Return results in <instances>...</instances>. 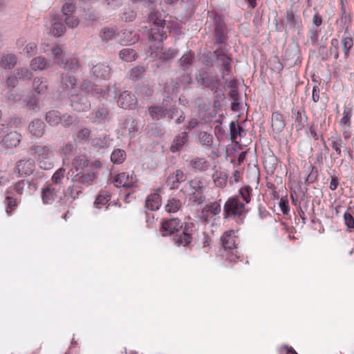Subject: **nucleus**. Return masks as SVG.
I'll use <instances>...</instances> for the list:
<instances>
[{
	"label": "nucleus",
	"mask_w": 354,
	"mask_h": 354,
	"mask_svg": "<svg viewBox=\"0 0 354 354\" xmlns=\"http://www.w3.org/2000/svg\"><path fill=\"white\" fill-rule=\"evenodd\" d=\"M353 14L350 12L339 13L335 21L337 32L340 37V41L337 38H333L330 41L329 52L334 59L337 60L339 57V44L342 48L344 57L347 59L351 54L354 46V31L352 30Z\"/></svg>",
	"instance_id": "nucleus-1"
},
{
	"label": "nucleus",
	"mask_w": 354,
	"mask_h": 354,
	"mask_svg": "<svg viewBox=\"0 0 354 354\" xmlns=\"http://www.w3.org/2000/svg\"><path fill=\"white\" fill-rule=\"evenodd\" d=\"M51 51L53 55L54 62L64 69L75 73L80 68V64L77 57H71L67 59H64V52L59 46H53L51 48Z\"/></svg>",
	"instance_id": "nucleus-2"
},
{
	"label": "nucleus",
	"mask_w": 354,
	"mask_h": 354,
	"mask_svg": "<svg viewBox=\"0 0 354 354\" xmlns=\"http://www.w3.org/2000/svg\"><path fill=\"white\" fill-rule=\"evenodd\" d=\"M214 56L217 62V66L220 68L222 78L224 79L232 72V58L231 55L227 53L225 47L220 46L214 51Z\"/></svg>",
	"instance_id": "nucleus-3"
},
{
	"label": "nucleus",
	"mask_w": 354,
	"mask_h": 354,
	"mask_svg": "<svg viewBox=\"0 0 354 354\" xmlns=\"http://www.w3.org/2000/svg\"><path fill=\"white\" fill-rule=\"evenodd\" d=\"M246 212L245 204L240 201L238 196L227 199L224 205V218L240 216Z\"/></svg>",
	"instance_id": "nucleus-4"
},
{
	"label": "nucleus",
	"mask_w": 354,
	"mask_h": 354,
	"mask_svg": "<svg viewBox=\"0 0 354 354\" xmlns=\"http://www.w3.org/2000/svg\"><path fill=\"white\" fill-rule=\"evenodd\" d=\"M167 38V31L165 26H153L151 28L149 32V39L151 42H156L155 46H158V48H161V44L163 40Z\"/></svg>",
	"instance_id": "nucleus-5"
},
{
	"label": "nucleus",
	"mask_w": 354,
	"mask_h": 354,
	"mask_svg": "<svg viewBox=\"0 0 354 354\" xmlns=\"http://www.w3.org/2000/svg\"><path fill=\"white\" fill-rule=\"evenodd\" d=\"M120 107L124 109H135L138 104V100L135 95L129 91H124L119 95L117 101Z\"/></svg>",
	"instance_id": "nucleus-6"
},
{
	"label": "nucleus",
	"mask_w": 354,
	"mask_h": 354,
	"mask_svg": "<svg viewBox=\"0 0 354 354\" xmlns=\"http://www.w3.org/2000/svg\"><path fill=\"white\" fill-rule=\"evenodd\" d=\"M151 55L154 59H159L163 61L169 60L174 57L177 54V50L174 49H169L165 52L162 51V44H161V48H158V46L153 47L151 44L150 45Z\"/></svg>",
	"instance_id": "nucleus-7"
},
{
	"label": "nucleus",
	"mask_w": 354,
	"mask_h": 354,
	"mask_svg": "<svg viewBox=\"0 0 354 354\" xmlns=\"http://www.w3.org/2000/svg\"><path fill=\"white\" fill-rule=\"evenodd\" d=\"M136 179L133 174L121 173L116 176L113 183L116 187H131L136 183Z\"/></svg>",
	"instance_id": "nucleus-8"
},
{
	"label": "nucleus",
	"mask_w": 354,
	"mask_h": 354,
	"mask_svg": "<svg viewBox=\"0 0 354 354\" xmlns=\"http://www.w3.org/2000/svg\"><path fill=\"white\" fill-rule=\"evenodd\" d=\"M286 126V122L282 113L279 111L272 113L271 116V127L272 131L277 134H279L283 131Z\"/></svg>",
	"instance_id": "nucleus-9"
},
{
	"label": "nucleus",
	"mask_w": 354,
	"mask_h": 354,
	"mask_svg": "<svg viewBox=\"0 0 354 354\" xmlns=\"http://www.w3.org/2000/svg\"><path fill=\"white\" fill-rule=\"evenodd\" d=\"M234 230H228L223 233L221 237L222 245L225 250H233L236 248V239Z\"/></svg>",
	"instance_id": "nucleus-10"
},
{
	"label": "nucleus",
	"mask_w": 354,
	"mask_h": 354,
	"mask_svg": "<svg viewBox=\"0 0 354 354\" xmlns=\"http://www.w3.org/2000/svg\"><path fill=\"white\" fill-rule=\"evenodd\" d=\"M292 113L295 118V127L297 131L301 130L307 124L308 118L303 109H292Z\"/></svg>",
	"instance_id": "nucleus-11"
},
{
	"label": "nucleus",
	"mask_w": 354,
	"mask_h": 354,
	"mask_svg": "<svg viewBox=\"0 0 354 354\" xmlns=\"http://www.w3.org/2000/svg\"><path fill=\"white\" fill-rule=\"evenodd\" d=\"M181 227L180 222L178 218H172L162 222V229L164 232L163 236L170 235Z\"/></svg>",
	"instance_id": "nucleus-12"
},
{
	"label": "nucleus",
	"mask_w": 354,
	"mask_h": 354,
	"mask_svg": "<svg viewBox=\"0 0 354 354\" xmlns=\"http://www.w3.org/2000/svg\"><path fill=\"white\" fill-rule=\"evenodd\" d=\"M286 18L287 24L290 28L299 29L302 27V22L300 17L297 15L292 9L286 11Z\"/></svg>",
	"instance_id": "nucleus-13"
},
{
	"label": "nucleus",
	"mask_w": 354,
	"mask_h": 354,
	"mask_svg": "<svg viewBox=\"0 0 354 354\" xmlns=\"http://www.w3.org/2000/svg\"><path fill=\"white\" fill-rule=\"evenodd\" d=\"M111 68L104 64H97L92 68L91 72L97 78L107 79L110 76Z\"/></svg>",
	"instance_id": "nucleus-14"
},
{
	"label": "nucleus",
	"mask_w": 354,
	"mask_h": 354,
	"mask_svg": "<svg viewBox=\"0 0 354 354\" xmlns=\"http://www.w3.org/2000/svg\"><path fill=\"white\" fill-rule=\"evenodd\" d=\"M21 135L17 131H12L7 133L2 140L5 147L12 148L17 147L20 142Z\"/></svg>",
	"instance_id": "nucleus-15"
},
{
	"label": "nucleus",
	"mask_w": 354,
	"mask_h": 354,
	"mask_svg": "<svg viewBox=\"0 0 354 354\" xmlns=\"http://www.w3.org/2000/svg\"><path fill=\"white\" fill-rule=\"evenodd\" d=\"M146 207L151 210H158L161 205V198L158 192L151 194L146 199Z\"/></svg>",
	"instance_id": "nucleus-16"
},
{
	"label": "nucleus",
	"mask_w": 354,
	"mask_h": 354,
	"mask_svg": "<svg viewBox=\"0 0 354 354\" xmlns=\"http://www.w3.org/2000/svg\"><path fill=\"white\" fill-rule=\"evenodd\" d=\"M148 111L151 118L156 120L165 118L169 113L168 109L163 106H151Z\"/></svg>",
	"instance_id": "nucleus-17"
},
{
	"label": "nucleus",
	"mask_w": 354,
	"mask_h": 354,
	"mask_svg": "<svg viewBox=\"0 0 354 354\" xmlns=\"http://www.w3.org/2000/svg\"><path fill=\"white\" fill-rule=\"evenodd\" d=\"M44 123L40 120H33L29 125V131L30 133L37 137H41L44 133Z\"/></svg>",
	"instance_id": "nucleus-18"
},
{
	"label": "nucleus",
	"mask_w": 354,
	"mask_h": 354,
	"mask_svg": "<svg viewBox=\"0 0 354 354\" xmlns=\"http://www.w3.org/2000/svg\"><path fill=\"white\" fill-rule=\"evenodd\" d=\"M352 115L353 109L349 106H344L342 118L339 121V125L342 129H351Z\"/></svg>",
	"instance_id": "nucleus-19"
},
{
	"label": "nucleus",
	"mask_w": 354,
	"mask_h": 354,
	"mask_svg": "<svg viewBox=\"0 0 354 354\" xmlns=\"http://www.w3.org/2000/svg\"><path fill=\"white\" fill-rule=\"evenodd\" d=\"M330 146L337 154H340L342 152L344 155H350L349 150L342 144V141L339 138H331Z\"/></svg>",
	"instance_id": "nucleus-20"
},
{
	"label": "nucleus",
	"mask_w": 354,
	"mask_h": 354,
	"mask_svg": "<svg viewBox=\"0 0 354 354\" xmlns=\"http://www.w3.org/2000/svg\"><path fill=\"white\" fill-rule=\"evenodd\" d=\"M187 140V133L186 132H183L181 134L176 136L171 146V151L172 153H176L178 151L182 148V147L185 144Z\"/></svg>",
	"instance_id": "nucleus-21"
},
{
	"label": "nucleus",
	"mask_w": 354,
	"mask_h": 354,
	"mask_svg": "<svg viewBox=\"0 0 354 354\" xmlns=\"http://www.w3.org/2000/svg\"><path fill=\"white\" fill-rule=\"evenodd\" d=\"M225 24L223 21H216L214 28V35L217 43L222 44L225 40Z\"/></svg>",
	"instance_id": "nucleus-22"
},
{
	"label": "nucleus",
	"mask_w": 354,
	"mask_h": 354,
	"mask_svg": "<svg viewBox=\"0 0 354 354\" xmlns=\"http://www.w3.org/2000/svg\"><path fill=\"white\" fill-rule=\"evenodd\" d=\"M192 239V234L187 230H184L182 233L176 234L174 237L175 243L178 246H187L191 243Z\"/></svg>",
	"instance_id": "nucleus-23"
},
{
	"label": "nucleus",
	"mask_w": 354,
	"mask_h": 354,
	"mask_svg": "<svg viewBox=\"0 0 354 354\" xmlns=\"http://www.w3.org/2000/svg\"><path fill=\"white\" fill-rule=\"evenodd\" d=\"M32 88L37 94H44L48 89L47 81L41 77H36L33 80Z\"/></svg>",
	"instance_id": "nucleus-24"
},
{
	"label": "nucleus",
	"mask_w": 354,
	"mask_h": 354,
	"mask_svg": "<svg viewBox=\"0 0 354 354\" xmlns=\"http://www.w3.org/2000/svg\"><path fill=\"white\" fill-rule=\"evenodd\" d=\"M48 66L47 60L42 57L33 58L30 62V68L33 71H43Z\"/></svg>",
	"instance_id": "nucleus-25"
},
{
	"label": "nucleus",
	"mask_w": 354,
	"mask_h": 354,
	"mask_svg": "<svg viewBox=\"0 0 354 354\" xmlns=\"http://www.w3.org/2000/svg\"><path fill=\"white\" fill-rule=\"evenodd\" d=\"M77 96L71 95V102L73 109L77 111H84L87 110L90 105L87 103L85 98H80V102L77 100Z\"/></svg>",
	"instance_id": "nucleus-26"
},
{
	"label": "nucleus",
	"mask_w": 354,
	"mask_h": 354,
	"mask_svg": "<svg viewBox=\"0 0 354 354\" xmlns=\"http://www.w3.org/2000/svg\"><path fill=\"white\" fill-rule=\"evenodd\" d=\"M230 137L231 140L234 142H236L239 136H241L244 130L237 122L232 121L230 124Z\"/></svg>",
	"instance_id": "nucleus-27"
},
{
	"label": "nucleus",
	"mask_w": 354,
	"mask_h": 354,
	"mask_svg": "<svg viewBox=\"0 0 354 354\" xmlns=\"http://www.w3.org/2000/svg\"><path fill=\"white\" fill-rule=\"evenodd\" d=\"M186 180L185 174L180 170H177L175 174L169 176L167 182L171 183V186L174 188L177 187L176 184L183 182Z\"/></svg>",
	"instance_id": "nucleus-28"
},
{
	"label": "nucleus",
	"mask_w": 354,
	"mask_h": 354,
	"mask_svg": "<svg viewBox=\"0 0 354 354\" xmlns=\"http://www.w3.org/2000/svg\"><path fill=\"white\" fill-rule=\"evenodd\" d=\"M191 165L192 167L198 171L206 170L209 166V162L203 157H196L192 160Z\"/></svg>",
	"instance_id": "nucleus-29"
},
{
	"label": "nucleus",
	"mask_w": 354,
	"mask_h": 354,
	"mask_svg": "<svg viewBox=\"0 0 354 354\" xmlns=\"http://www.w3.org/2000/svg\"><path fill=\"white\" fill-rule=\"evenodd\" d=\"M76 79L72 75H66L62 78V88L64 91L73 89L76 85Z\"/></svg>",
	"instance_id": "nucleus-30"
},
{
	"label": "nucleus",
	"mask_w": 354,
	"mask_h": 354,
	"mask_svg": "<svg viewBox=\"0 0 354 354\" xmlns=\"http://www.w3.org/2000/svg\"><path fill=\"white\" fill-rule=\"evenodd\" d=\"M17 167L19 174H27L32 171L33 164L29 160H21L17 162Z\"/></svg>",
	"instance_id": "nucleus-31"
},
{
	"label": "nucleus",
	"mask_w": 354,
	"mask_h": 354,
	"mask_svg": "<svg viewBox=\"0 0 354 354\" xmlns=\"http://www.w3.org/2000/svg\"><path fill=\"white\" fill-rule=\"evenodd\" d=\"M137 54L131 48H124L120 53V57L125 62H132L137 58Z\"/></svg>",
	"instance_id": "nucleus-32"
},
{
	"label": "nucleus",
	"mask_w": 354,
	"mask_h": 354,
	"mask_svg": "<svg viewBox=\"0 0 354 354\" xmlns=\"http://www.w3.org/2000/svg\"><path fill=\"white\" fill-rule=\"evenodd\" d=\"M47 122L52 126H55L61 122V117L57 111H50L46 115Z\"/></svg>",
	"instance_id": "nucleus-33"
},
{
	"label": "nucleus",
	"mask_w": 354,
	"mask_h": 354,
	"mask_svg": "<svg viewBox=\"0 0 354 354\" xmlns=\"http://www.w3.org/2000/svg\"><path fill=\"white\" fill-rule=\"evenodd\" d=\"M149 20L152 22L153 26H165V20L162 15L158 11H153L150 13Z\"/></svg>",
	"instance_id": "nucleus-34"
},
{
	"label": "nucleus",
	"mask_w": 354,
	"mask_h": 354,
	"mask_svg": "<svg viewBox=\"0 0 354 354\" xmlns=\"http://www.w3.org/2000/svg\"><path fill=\"white\" fill-rule=\"evenodd\" d=\"M182 203L180 200L171 198L166 205L165 209L169 213H175L180 209Z\"/></svg>",
	"instance_id": "nucleus-35"
},
{
	"label": "nucleus",
	"mask_w": 354,
	"mask_h": 354,
	"mask_svg": "<svg viewBox=\"0 0 354 354\" xmlns=\"http://www.w3.org/2000/svg\"><path fill=\"white\" fill-rule=\"evenodd\" d=\"M17 63V57L15 55H7L1 60V66L5 68H12Z\"/></svg>",
	"instance_id": "nucleus-36"
},
{
	"label": "nucleus",
	"mask_w": 354,
	"mask_h": 354,
	"mask_svg": "<svg viewBox=\"0 0 354 354\" xmlns=\"http://www.w3.org/2000/svg\"><path fill=\"white\" fill-rule=\"evenodd\" d=\"M221 207L220 203L218 202H214L204 207L203 209V214L204 216H206L205 214L208 212L212 214L213 215H217L221 212Z\"/></svg>",
	"instance_id": "nucleus-37"
},
{
	"label": "nucleus",
	"mask_w": 354,
	"mask_h": 354,
	"mask_svg": "<svg viewBox=\"0 0 354 354\" xmlns=\"http://www.w3.org/2000/svg\"><path fill=\"white\" fill-rule=\"evenodd\" d=\"M145 69L143 66H137L132 68L128 73V77L130 80H136L140 78Z\"/></svg>",
	"instance_id": "nucleus-38"
},
{
	"label": "nucleus",
	"mask_w": 354,
	"mask_h": 354,
	"mask_svg": "<svg viewBox=\"0 0 354 354\" xmlns=\"http://www.w3.org/2000/svg\"><path fill=\"white\" fill-rule=\"evenodd\" d=\"M189 201L196 205L202 204L205 201L203 191H191Z\"/></svg>",
	"instance_id": "nucleus-39"
},
{
	"label": "nucleus",
	"mask_w": 354,
	"mask_h": 354,
	"mask_svg": "<svg viewBox=\"0 0 354 354\" xmlns=\"http://www.w3.org/2000/svg\"><path fill=\"white\" fill-rule=\"evenodd\" d=\"M11 193V188H9L6 191V201L7 203V207H6V212L9 214L12 211V209L17 206V201L16 199L13 198L12 196H10Z\"/></svg>",
	"instance_id": "nucleus-40"
},
{
	"label": "nucleus",
	"mask_w": 354,
	"mask_h": 354,
	"mask_svg": "<svg viewBox=\"0 0 354 354\" xmlns=\"http://www.w3.org/2000/svg\"><path fill=\"white\" fill-rule=\"evenodd\" d=\"M65 26L59 21H54L52 24L50 32L57 37L61 36L65 32Z\"/></svg>",
	"instance_id": "nucleus-41"
},
{
	"label": "nucleus",
	"mask_w": 354,
	"mask_h": 354,
	"mask_svg": "<svg viewBox=\"0 0 354 354\" xmlns=\"http://www.w3.org/2000/svg\"><path fill=\"white\" fill-rule=\"evenodd\" d=\"M191 191H203L205 188V182L201 178H194L189 181Z\"/></svg>",
	"instance_id": "nucleus-42"
},
{
	"label": "nucleus",
	"mask_w": 354,
	"mask_h": 354,
	"mask_svg": "<svg viewBox=\"0 0 354 354\" xmlns=\"http://www.w3.org/2000/svg\"><path fill=\"white\" fill-rule=\"evenodd\" d=\"M59 123H61L64 127H68L72 124H77L79 123V118L71 115H64L61 117V122Z\"/></svg>",
	"instance_id": "nucleus-43"
},
{
	"label": "nucleus",
	"mask_w": 354,
	"mask_h": 354,
	"mask_svg": "<svg viewBox=\"0 0 354 354\" xmlns=\"http://www.w3.org/2000/svg\"><path fill=\"white\" fill-rule=\"evenodd\" d=\"M194 58V54L188 53L182 56L180 59V64L183 70H186L192 63Z\"/></svg>",
	"instance_id": "nucleus-44"
},
{
	"label": "nucleus",
	"mask_w": 354,
	"mask_h": 354,
	"mask_svg": "<svg viewBox=\"0 0 354 354\" xmlns=\"http://www.w3.org/2000/svg\"><path fill=\"white\" fill-rule=\"evenodd\" d=\"M95 178V174L93 172H89L80 176L77 180L84 185H88L94 180Z\"/></svg>",
	"instance_id": "nucleus-45"
},
{
	"label": "nucleus",
	"mask_w": 354,
	"mask_h": 354,
	"mask_svg": "<svg viewBox=\"0 0 354 354\" xmlns=\"http://www.w3.org/2000/svg\"><path fill=\"white\" fill-rule=\"evenodd\" d=\"M227 174L224 172L216 173L214 176V181L216 186L223 187L227 184Z\"/></svg>",
	"instance_id": "nucleus-46"
},
{
	"label": "nucleus",
	"mask_w": 354,
	"mask_h": 354,
	"mask_svg": "<svg viewBox=\"0 0 354 354\" xmlns=\"http://www.w3.org/2000/svg\"><path fill=\"white\" fill-rule=\"evenodd\" d=\"M32 153L37 155H47L51 152L50 147L43 145H34L31 147Z\"/></svg>",
	"instance_id": "nucleus-47"
},
{
	"label": "nucleus",
	"mask_w": 354,
	"mask_h": 354,
	"mask_svg": "<svg viewBox=\"0 0 354 354\" xmlns=\"http://www.w3.org/2000/svg\"><path fill=\"white\" fill-rule=\"evenodd\" d=\"M55 192L54 189L50 187L44 189L42 192V199L44 203H50L54 200Z\"/></svg>",
	"instance_id": "nucleus-48"
},
{
	"label": "nucleus",
	"mask_w": 354,
	"mask_h": 354,
	"mask_svg": "<svg viewBox=\"0 0 354 354\" xmlns=\"http://www.w3.org/2000/svg\"><path fill=\"white\" fill-rule=\"evenodd\" d=\"M91 145L94 147L104 148L108 146V140L106 136L95 138L91 140Z\"/></svg>",
	"instance_id": "nucleus-49"
},
{
	"label": "nucleus",
	"mask_w": 354,
	"mask_h": 354,
	"mask_svg": "<svg viewBox=\"0 0 354 354\" xmlns=\"http://www.w3.org/2000/svg\"><path fill=\"white\" fill-rule=\"evenodd\" d=\"M252 192V188L245 185L241 187L239 190V194L242 198V199L246 203H248L250 201V194Z\"/></svg>",
	"instance_id": "nucleus-50"
},
{
	"label": "nucleus",
	"mask_w": 354,
	"mask_h": 354,
	"mask_svg": "<svg viewBox=\"0 0 354 354\" xmlns=\"http://www.w3.org/2000/svg\"><path fill=\"white\" fill-rule=\"evenodd\" d=\"M111 196L108 192H100V194L95 199V205H106L110 200Z\"/></svg>",
	"instance_id": "nucleus-51"
},
{
	"label": "nucleus",
	"mask_w": 354,
	"mask_h": 354,
	"mask_svg": "<svg viewBox=\"0 0 354 354\" xmlns=\"http://www.w3.org/2000/svg\"><path fill=\"white\" fill-rule=\"evenodd\" d=\"M91 135V131L87 128L79 130L76 134V139L79 141L87 140Z\"/></svg>",
	"instance_id": "nucleus-52"
},
{
	"label": "nucleus",
	"mask_w": 354,
	"mask_h": 354,
	"mask_svg": "<svg viewBox=\"0 0 354 354\" xmlns=\"http://www.w3.org/2000/svg\"><path fill=\"white\" fill-rule=\"evenodd\" d=\"M115 35V30L113 28H104L101 32L100 36L103 40L108 41L113 38Z\"/></svg>",
	"instance_id": "nucleus-53"
},
{
	"label": "nucleus",
	"mask_w": 354,
	"mask_h": 354,
	"mask_svg": "<svg viewBox=\"0 0 354 354\" xmlns=\"http://www.w3.org/2000/svg\"><path fill=\"white\" fill-rule=\"evenodd\" d=\"M125 129H128L129 133L131 137L134 136L135 133L138 131L136 123L133 119H129L126 121Z\"/></svg>",
	"instance_id": "nucleus-54"
},
{
	"label": "nucleus",
	"mask_w": 354,
	"mask_h": 354,
	"mask_svg": "<svg viewBox=\"0 0 354 354\" xmlns=\"http://www.w3.org/2000/svg\"><path fill=\"white\" fill-rule=\"evenodd\" d=\"M200 141L203 145L210 146L212 143V136L206 132L200 134Z\"/></svg>",
	"instance_id": "nucleus-55"
},
{
	"label": "nucleus",
	"mask_w": 354,
	"mask_h": 354,
	"mask_svg": "<svg viewBox=\"0 0 354 354\" xmlns=\"http://www.w3.org/2000/svg\"><path fill=\"white\" fill-rule=\"evenodd\" d=\"M18 79L30 80L32 77V73L27 68H21L17 73Z\"/></svg>",
	"instance_id": "nucleus-56"
},
{
	"label": "nucleus",
	"mask_w": 354,
	"mask_h": 354,
	"mask_svg": "<svg viewBox=\"0 0 354 354\" xmlns=\"http://www.w3.org/2000/svg\"><path fill=\"white\" fill-rule=\"evenodd\" d=\"M64 169L62 168L57 170L52 176V180L55 184H59L64 176Z\"/></svg>",
	"instance_id": "nucleus-57"
},
{
	"label": "nucleus",
	"mask_w": 354,
	"mask_h": 354,
	"mask_svg": "<svg viewBox=\"0 0 354 354\" xmlns=\"http://www.w3.org/2000/svg\"><path fill=\"white\" fill-rule=\"evenodd\" d=\"M64 21H65L66 24L69 28L76 27L80 23L79 19L77 18H76L75 17H74L73 15H69V16L66 17L64 19Z\"/></svg>",
	"instance_id": "nucleus-58"
},
{
	"label": "nucleus",
	"mask_w": 354,
	"mask_h": 354,
	"mask_svg": "<svg viewBox=\"0 0 354 354\" xmlns=\"http://www.w3.org/2000/svg\"><path fill=\"white\" fill-rule=\"evenodd\" d=\"M62 11L65 17L72 15L75 11V6L71 3H66L63 6Z\"/></svg>",
	"instance_id": "nucleus-59"
},
{
	"label": "nucleus",
	"mask_w": 354,
	"mask_h": 354,
	"mask_svg": "<svg viewBox=\"0 0 354 354\" xmlns=\"http://www.w3.org/2000/svg\"><path fill=\"white\" fill-rule=\"evenodd\" d=\"M24 51L28 57H31L37 52V45L34 42L28 43L24 48Z\"/></svg>",
	"instance_id": "nucleus-60"
},
{
	"label": "nucleus",
	"mask_w": 354,
	"mask_h": 354,
	"mask_svg": "<svg viewBox=\"0 0 354 354\" xmlns=\"http://www.w3.org/2000/svg\"><path fill=\"white\" fill-rule=\"evenodd\" d=\"M344 222L348 228H353L354 229V218L353 216L348 212H345L344 215Z\"/></svg>",
	"instance_id": "nucleus-61"
},
{
	"label": "nucleus",
	"mask_w": 354,
	"mask_h": 354,
	"mask_svg": "<svg viewBox=\"0 0 354 354\" xmlns=\"http://www.w3.org/2000/svg\"><path fill=\"white\" fill-rule=\"evenodd\" d=\"M109 114V111L106 108L102 107L98 109L95 112V117L99 120L105 119Z\"/></svg>",
	"instance_id": "nucleus-62"
},
{
	"label": "nucleus",
	"mask_w": 354,
	"mask_h": 354,
	"mask_svg": "<svg viewBox=\"0 0 354 354\" xmlns=\"http://www.w3.org/2000/svg\"><path fill=\"white\" fill-rule=\"evenodd\" d=\"M27 183L25 180H20L15 184L14 189L17 192V194L21 195L23 194L24 189Z\"/></svg>",
	"instance_id": "nucleus-63"
},
{
	"label": "nucleus",
	"mask_w": 354,
	"mask_h": 354,
	"mask_svg": "<svg viewBox=\"0 0 354 354\" xmlns=\"http://www.w3.org/2000/svg\"><path fill=\"white\" fill-rule=\"evenodd\" d=\"M75 149V145L67 143L62 148L61 151L64 155H67L74 152Z\"/></svg>",
	"instance_id": "nucleus-64"
}]
</instances>
